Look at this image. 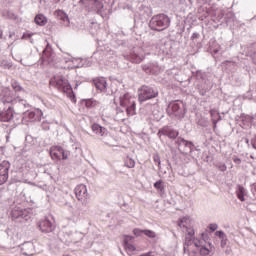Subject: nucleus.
Instances as JSON below:
<instances>
[{"instance_id":"36","label":"nucleus","mask_w":256,"mask_h":256,"mask_svg":"<svg viewBox=\"0 0 256 256\" xmlns=\"http://www.w3.org/2000/svg\"><path fill=\"white\" fill-rule=\"evenodd\" d=\"M253 187H254V190L256 191V183L253 185Z\"/></svg>"},{"instance_id":"37","label":"nucleus","mask_w":256,"mask_h":256,"mask_svg":"<svg viewBox=\"0 0 256 256\" xmlns=\"http://www.w3.org/2000/svg\"><path fill=\"white\" fill-rule=\"evenodd\" d=\"M26 36H28L29 38H31V34H26Z\"/></svg>"},{"instance_id":"13","label":"nucleus","mask_w":256,"mask_h":256,"mask_svg":"<svg viewBox=\"0 0 256 256\" xmlns=\"http://www.w3.org/2000/svg\"><path fill=\"white\" fill-rule=\"evenodd\" d=\"M13 119V108L9 107L7 110L0 112V121L8 123Z\"/></svg>"},{"instance_id":"14","label":"nucleus","mask_w":256,"mask_h":256,"mask_svg":"<svg viewBox=\"0 0 256 256\" xmlns=\"http://www.w3.org/2000/svg\"><path fill=\"white\" fill-rule=\"evenodd\" d=\"M94 85L99 91H105L107 89V80L105 78L94 79Z\"/></svg>"},{"instance_id":"1","label":"nucleus","mask_w":256,"mask_h":256,"mask_svg":"<svg viewBox=\"0 0 256 256\" xmlns=\"http://www.w3.org/2000/svg\"><path fill=\"white\" fill-rule=\"evenodd\" d=\"M187 236L185 238L184 243V251L188 253L190 256H199L197 252H194L193 249H196L202 256H209L211 251H213V245L211 243L205 241L204 239H194L195 230L189 226L186 228Z\"/></svg>"},{"instance_id":"19","label":"nucleus","mask_w":256,"mask_h":256,"mask_svg":"<svg viewBox=\"0 0 256 256\" xmlns=\"http://www.w3.org/2000/svg\"><path fill=\"white\" fill-rule=\"evenodd\" d=\"M128 59L131 61V63H141L145 57L136 53H131Z\"/></svg>"},{"instance_id":"25","label":"nucleus","mask_w":256,"mask_h":256,"mask_svg":"<svg viewBox=\"0 0 256 256\" xmlns=\"http://www.w3.org/2000/svg\"><path fill=\"white\" fill-rule=\"evenodd\" d=\"M125 167H128V169H133V167H135V160L131 158L126 159Z\"/></svg>"},{"instance_id":"8","label":"nucleus","mask_w":256,"mask_h":256,"mask_svg":"<svg viewBox=\"0 0 256 256\" xmlns=\"http://www.w3.org/2000/svg\"><path fill=\"white\" fill-rule=\"evenodd\" d=\"M132 242H133V236H130V235L123 236L122 245L124 247V251H126L127 255L129 256H133L134 251H137V247Z\"/></svg>"},{"instance_id":"26","label":"nucleus","mask_w":256,"mask_h":256,"mask_svg":"<svg viewBox=\"0 0 256 256\" xmlns=\"http://www.w3.org/2000/svg\"><path fill=\"white\" fill-rule=\"evenodd\" d=\"M154 187L158 191H163V189H164V187H163V180H158L156 183H154Z\"/></svg>"},{"instance_id":"9","label":"nucleus","mask_w":256,"mask_h":256,"mask_svg":"<svg viewBox=\"0 0 256 256\" xmlns=\"http://www.w3.org/2000/svg\"><path fill=\"white\" fill-rule=\"evenodd\" d=\"M158 137L161 138V136L169 137V139H177L179 137V132L169 126H164L158 131Z\"/></svg>"},{"instance_id":"24","label":"nucleus","mask_w":256,"mask_h":256,"mask_svg":"<svg viewBox=\"0 0 256 256\" xmlns=\"http://www.w3.org/2000/svg\"><path fill=\"white\" fill-rule=\"evenodd\" d=\"M143 234L146 235V237H149L150 239H155V237H157V234L152 230H144Z\"/></svg>"},{"instance_id":"21","label":"nucleus","mask_w":256,"mask_h":256,"mask_svg":"<svg viewBox=\"0 0 256 256\" xmlns=\"http://www.w3.org/2000/svg\"><path fill=\"white\" fill-rule=\"evenodd\" d=\"M34 21L36 25H45V23H47V18L43 14H38Z\"/></svg>"},{"instance_id":"15","label":"nucleus","mask_w":256,"mask_h":256,"mask_svg":"<svg viewBox=\"0 0 256 256\" xmlns=\"http://www.w3.org/2000/svg\"><path fill=\"white\" fill-rule=\"evenodd\" d=\"M1 101L4 103H12L13 97L11 96V90L4 89L2 90V93L0 94Z\"/></svg>"},{"instance_id":"6","label":"nucleus","mask_w":256,"mask_h":256,"mask_svg":"<svg viewBox=\"0 0 256 256\" xmlns=\"http://www.w3.org/2000/svg\"><path fill=\"white\" fill-rule=\"evenodd\" d=\"M49 154L52 161H67V159H69V155H71V152L65 150L59 145H54L50 147Z\"/></svg>"},{"instance_id":"3","label":"nucleus","mask_w":256,"mask_h":256,"mask_svg":"<svg viewBox=\"0 0 256 256\" xmlns=\"http://www.w3.org/2000/svg\"><path fill=\"white\" fill-rule=\"evenodd\" d=\"M159 97V90L156 87H151L143 85L138 89V101L144 103V101H149Z\"/></svg>"},{"instance_id":"31","label":"nucleus","mask_w":256,"mask_h":256,"mask_svg":"<svg viewBox=\"0 0 256 256\" xmlns=\"http://www.w3.org/2000/svg\"><path fill=\"white\" fill-rule=\"evenodd\" d=\"M218 169H219V171H222V172L227 171V165H225V164H220V165L218 166Z\"/></svg>"},{"instance_id":"17","label":"nucleus","mask_w":256,"mask_h":256,"mask_svg":"<svg viewBox=\"0 0 256 256\" xmlns=\"http://www.w3.org/2000/svg\"><path fill=\"white\" fill-rule=\"evenodd\" d=\"M210 116L212 118V123L214 127H217V123L221 121V114H219V111H217L216 109H211Z\"/></svg>"},{"instance_id":"33","label":"nucleus","mask_w":256,"mask_h":256,"mask_svg":"<svg viewBox=\"0 0 256 256\" xmlns=\"http://www.w3.org/2000/svg\"><path fill=\"white\" fill-rule=\"evenodd\" d=\"M233 161L236 163V165H241V160L238 157H234Z\"/></svg>"},{"instance_id":"5","label":"nucleus","mask_w":256,"mask_h":256,"mask_svg":"<svg viewBox=\"0 0 256 256\" xmlns=\"http://www.w3.org/2000/svg\"><path fill=\"white\" fill-rule=\"evenodd\" d=\"M167 115L175 117L176 119H183L185 117V104L183 102L174 101L167 107Z\"/></svg>"},{"instance_id":"29","label":"nucleus","mask_w":256,"mask_h":256,"mask_svg":"<svg viewBox=\"0 0 256 256\" xmlns=\"http://www.w3.org/2000/svg\"><path fill=\"white\" fill-rule=\"evenodd\" d=\"M215 235L216 237H219V239H224L225 237H227V235H225V232L223 231H216Z\"/></svg>"},{"instance_id":"16","label":"nucleus","mask_w":256,"mask_h":256,"mask_svg":"<svg viewBox=\"0 0 256 256\" xmlns=\"http://www.w3.org/2000/svg\"><path fill=\"white\" fill-rule=\"evenodd\" d=\"M91 129L93 131V133H95L96 135H100L101 137H103V135H105V132L107 131V129H105V127L94 123L91 126Z\"/></svg>"},{"instance_id":"18","label":"nucleus","mask_w":256,"mask_h":256,"mask_svg":"<svg viewBox=\"0 0 256 256\" xmlns=\"http://www.w3.org/2000/svg\"><path fill=\"white\" fill-rule=\"evenodd\" d=\"M178 226L181 229H187L191 227V218L189 217H182L178 220Z\"/></svg>"},{"instance_id":"2","label":"nucleus","mask_w":256,"mask_h":256,"mask_svg":"<svg viewBox=\"0 0 256 256\" xmlns=\"http://www.w3.org/2000/svg\"><path fill=\"white\" fill-rule=\"evenodd\" d=\"M119 105L120 107H124L126 109V113L128 117H133L136 115L137 104L135 103V98L131 96L129 93H125L119 97Z\"/></svg>"},{"instance_id":"30","label":"nucleus","mask_w":256,"mask_h":256,"mask_svg":"<svg viewBox=\"0 0 256 256\" xmlns=\"http://www.w3.org/2000/svg\"><path fill=\"white\" fill-rule=\"evenodd\" d=\"M218 225L217 224H210L209 226H208V228L210 229V231H217V229H218Z\"/></svg>"},{"instance_id":"22","label":"nucleus","mask_w":256,"mask_h":256,"mask_svg":"<svg viewBox=\"0 0 256 256\" xmlns=\"http://www.w3.org/2000/svg\"><path fill=\"white\" fill-rule=\"evenodd\" d=\"M55 15H56V19H58L59 21H69L67 14H65V12H63L62 10H57L55 12Z\"/></svg>"},{"instance_id":"23","label":"nucleus","mask_w":256,"mask_h":256,"mask_svg":"<svg viewBox=\"0 0 256 256\" xmlns=\"http://www.w3.org/2000/svg\"><path fill=\"white\" fill-rule=\"evenodd\" d=\"M97 106V101L93 100V99H87L85 101V107H87L88 109L91 107H96Z\"/></svg>"},{"instance_id":"32","label":"nucleus","mask_w":256,"mask_h":256,"mask_svg":"<svg viewBox=\"0 0 256 256\" xmlns=\"http://www.w3.org/2000/svg\"><path fill=\"white\" fill-rule=\"evenodd\" d=\"M227 246V236L221 239V247H226Z\"/></svg>"},{"instance_id":"35","label":"nucleus","mask_w":256,"mask_h":256,"mask_svg":"<svg viewBox=\"0 0 256 256\" xmlns=\"http://www.w3.org/2000/svg\"><path fill=\"white\" fill-rule=\"evenodd\" d=\"M15 213H16V211H15V210H13V211H12V217H14V219H17V217H18V216H17V215H15Z\"/></svg>"},{"instance_id":"34","label":"nucleus","mask_w":256,"mask_h":256,"mask_svg":"<svg viewBox=\"0 0 256 256\" xmlns=\"http://www.w3.org/2000/svg\"><path fill=\"white\" fill-rule=\"evenodd\" d=\"M251 143H252V147L256 149V136L252 139Z\"/></svg>"},{"instance_id":"27","label":"nucleus","mask_w":256,"mask_h":256,"mask_svg":"<svg viewBox=\"0 0 256 256\" xmlns=\"http://www.w3.org/2000/svg\"><path fill=\"white\" fill-rule=\"evenodd\" d=\"M143 231L142 229H139V228H135L133 230V235H135V237H141L143 235Z\"/></svg>"},{"instance_id":"11","label":"nucleus","mask_w":256,"mask_h":256,"mask_svg":"<svg viewBox=\"0 0 256 256\" xmlns=\"http://www.w3.org/2000/svg\"><path fill=\"white\" fill-rule=\"evenodd\" d=\"M75 195L78 201H85V199H87V186L83 184L76 186Z\"/></svg>"},{"instance_id":"12","label":"nucleus","mask_w":256,"mask_h":256,"mask_svg":"<svg viewBox=\"0 0 256 256\" xmlns=\"http://www.w3.org/2000/svg\"><path fill=\"white\" fill-rule=\"evenodd\" d=\"M38 227L42 233H51L53 231V224L47 219L41 220L38 223Z\"/></svg>"},{"instance_id":"7","label":"nucleus","mask_w":256,"mask_h":256,"mask_svg":"<svg viewBox=\"0 0 256 256\" xmlns=\"http://www.w3.org/2000/svg\"><path fill=\"white\" fill-rule=\"evenodd\" d=\"M50 85L52 87H57L59 91H63V93H73V88H71V84L69 81L63 79L61 76H55L50 80Z\"/></svg>"},{"instance_id":"10","label":"nucleus","mask_w":256,"mask_h":256,"mask_svg":"<svg viewBox=\"0 0 256 256\" xmlns=\"http://www.w3.org/2000/svg\"><path fill=\"white\" fill-rule=\"evenodd\" d=\"M9 179V164H0V185H5Z\"/></svg>"},{"instance_id":"4","label":"nucleus","mask_w":256,"mask_h":256,"mask_svg":"<svg viewBox=\"0 0 256 256\" xmlns=\"http://www.w3.org/2000/svg\"><path fill=\"white\" fill-rule=\"evenodd\" d=\"M171 23V20H169V17L165 14H158L154 17H152L150 21V29L152 31H164V29H167Z\"/></svg>"},{"instance_id":"28","label":"nucleus","mask_w":256,"mask_h":256,"mask_svg":"<svg viewBox=\"0 0 256 256\" xmlns=\"http://www.w3.org/2000/svg\"><path fill=\"white\" fill-rule=\"evenodd\" d=\"M12 88L14 89V91H17V92L22 91V89H23V88L19 85V83H17V82L12 83Z\"/></svg>"},{"instance_id":"20","label":"nucleus","mask_w":256,"mask_h":256,"mask_svg":"<svg viewBox=\"0 0 256 256\" xmlns=\"http://www.w3.org/2000/svg\"><path fill=\"white\" fill-rule=\"evenodd\" d=\"M236 195L240 201H245V187L238 185Z\"/></svg>"}]
</instances>
